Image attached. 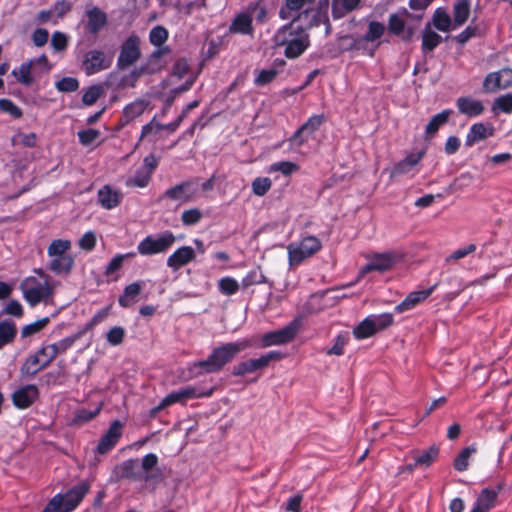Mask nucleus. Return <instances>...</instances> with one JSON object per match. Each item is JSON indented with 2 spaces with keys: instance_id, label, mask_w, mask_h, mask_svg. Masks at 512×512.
<instances>
[{
  "instance_id": "obj_1",
  "label": "nucleus",
  "mask_w": 512,
  "mask_h": 512,
  "mask_svg": "<svg viewBox=\"0 0 512 512\" xmlns=\"http://www.w3.org/2000/svg\"><path fill=\"white\" fill-rule=\"evenodd\" d=\"M307 13L308 10H305L298 14L290 23L278 29L273 36L276 46H285L284 54L289 59L298 58L310 45L309 34L302 26L296 24L301 16Z\"/></svg>"
},
{
  "instance_id": "obj_2",
  "label": "nucleus",
  "mask_w": 512,
  "mask_h": 512,
  "mask_svg": "<svg viewBox=\"0 0 512 512\" xmlns=\"http://www.w3.org/2000/svg\"><path fill=\"white\" fill-rule=\"evenodd\" d=\"M249 346L250 341L246 339L218 346L211 351L207 359L195 362L192 371H195L196 376L203 373H217Z\"/></svg>"
},
{
  "instance_id": "obj_3",
  "label": "nucleus",
  "mask_w": 512,
  "mask_h": 512,
  "mask_svg": "<svg viewBox=\"0 0 512 512\" xmlns=\"http://www.w3.org/2000/svg\"><path fill=\"white\" fill-rule=\"evenodd\" d=\"M36 273L40 278L34 276L27 277L20 285L24 299L32 307L41 302L45 304L52 303L54 295L51 277L42 270H37Z\"/></svg>"
},
{
  "instance_id": "obj_4",
  "label": "nucleus",
  "mask_w": 512,
  "mask_h": 512,
  "mask_svg": "<svg viewBox=\"0 0 512 512\" xmlns=\"http://www.w3.org/2000/svg\"><path fill=\"white\" fill-rule=\"evenodd\" d=\"M90 490L88 481H81L66 493L56 494L41 512H72Z\"/></svg>"
},
{
  "instance_id": "obj_5",
  "label": "nucleus",
  "mask_w": 512,
  "mask_h": 512,
  "mask_svg": "<svg viewBox=\"0 0 512 512\" xmlns=\"http://www.w3.org/2000/svg\"><path fill=\"white\" fill-rule=\"evenodd\" d=\"M321 247V241L315 236H307L300 242L290 243L287 246L289 265L298 266L305 259L317 253Z\"/></svg>"
},
{
  "instance_id": "obj_6",
  "label": "nucleus",
  "mask_w": 512,
  "mask_h": 512,
  "mask_svg": "<svg viewBox=\"0 0 512 512\" xmlns=\"http://www.w3.org/2000/svg\"><path fill=\"white\" fill-rule=\"evenodd\" d=\"M140 44V37L136 34H131L121 43L116 62L118 70H125L134 65L140 59Z\"/></svg>"
},
{
  "instance_id": "obj_7",
  "label": "nucleus",
  "mask_w": 512,
  "mask_h": 512,
  "mask_svg": "<svg viewBox=\"0 0 512 512\" xmlns=\"http://www.w3.org/2000/svg\"><path fill=\"white\" fill-rule=\"evenodd\" d=\"M175 240L171 231H165L158 236L149 235L139 242L137 251L143 256L163 253L174 244Z\"/></svg>"
},
{
  "instance_id": "obj_8",
  "label": "nucleus",
  "mask_w": 512,
  "mask_h": 512,
  "mask_svg": "<svg viewBox=\"0 0 512 512\" xmlns=\"http://www.w3.org/2000/svg\"><path fill=\"white\" fill-rule=\"evenodd\" d=\"M116 480L128 479L134 482L148 483L154 478L153 474H148L140 469L138 459H128L117 465L113 470Z\"/></svg>"
},
{
  "instance_id": "obj_9",
  "label": "nucleus",
  "mask_w": 512,
  "mask_h": 512,
  "mask_svg": "<svg viewBox=\"0 0 512 512\" xmlns=\"http://www.w3.org/2000/svg\"><path fill=\"white\" fill-rule=\"evenodd\" d=\"M368 259L369 262L359 270L358 279L364 277L371 271L385 272L390 270L397 262L400 261L401 256L394 251H388L373 254L368 257Z\"/></svg>"
},
{
  "instance_id": "obj_10",
  "label": "nucleus",
  "mask_w": 512,
  "mask_h": 512,
  "mask_svg": "<svg viewBox=\"0 0 512 512\" xmlns=\"http://www.w3.org/2000/svg\"><path fill=\"white\" fill-rule=\"evenodd\" d=\"M282 357V353L278 351H269L257 359H248L237 363L233 366L232 374L233 376H244L253 373L267 367L271 361L280 360Z\"/></svg>"
},
{
  "instance_id": "obj_11",
  "label": "nucleus",
  "mask_w": 512,
  "mask_h": 512,
  "mask_svg": "<svg viewBox=\"0 0 512 512\" xmlns=\"http://www.w3.org/2000/svg\"><path fill=\"white\" fill-rule=\"evenodd\" d=\"M299 329L300 321L294 319L282 329L265 333L262 336V345L263 347H269L289 343L296 337Z\"/></svg>"
},
{
  "instance_id": "obj_12",
  "label": "nucleus",
  "mask_w": 512,
  "mask_h": 512,
  "mask_svg": "<svg viewBox=\"0 0 512 512\" xmlns=\"http://www.w3.org/2000/svg\"><path fill=\"white\" fill-rule=\"evenodd\" d=\"M54 359L47 347L43 346L26 358L20 369L21 374L24 376H34L40 370L49 366Z\"/></svg>"
},
{
  "instance_id": "obj_13",
  "label": "nucleus",
  "mask_w": 512,
  "mask_h": 512,
  "mask_svg": "<svg viewBox=\"0 0 512 512\" xmlns=\"http://www.w3.org/2000/svg\"><path fill=\"white\" fill-rule=\"evenodd\" d=\"M198 186V178H192L168 188L164 192L163 197L183 203L190 202L196 198L198 193Z\"/></svg>"
},
{
  "instance_id": "obj_14",
  "label": "nucleus",
  "mask_w": 512,
  "mask_h": 512,
  "mask_svg": "<svg viewBox=\"0 0 512 512\" xmlns=\"http://www.w3.org/2000/svg\"><path fill=\"white\" fill-rule=\"evenodd\" d=\"M212 395V389L208 392H197L195 387L186 386L177 391H173L166 395L159 405L155 407V411H161L175 403L185 404L186 401L193 398L209 397Z\"/></svg>"
},
{
  "instance_id": "obj_15",
  "label": "nucleus",
  "mask_w": 512,
  "mask_h": 512,
  "mask_svg": "<svg viewBox=\"0 0 512 512\" xmlns=\"http://www.w3.org/2000/svg\"><path fill=\"white\" fill-rule=\"evenodd\" d=\"M111 64L112 58L98 49L86 52L82 61V67L86 75H93L106 70Z\"/></svg>"
},
{
  "instance_id": "obj_16",
  "label": "nucleus",
  "mask_w": 512,
  "mask_h": 512,
  "mask_svg": "<svg viewBox=\"0 0 512 512\" xmlns=\"http://www.w3.org/2000/svg\"><path fill=\"white\" fill-rule=\"evenodd\" d=\"M409 17H412V15L406 9L390 14L388 19L389 32L403 40H410L414 34V29L406 25V20Z\"/></svg>"
},
{
  "instance_id": "obj_17",
  "label": "nucleus",
  "mask_w": 512,
  "mask_h": 512,
  "mask_svg": "<svg viewBox=\"0 0 512 512\" xmlns=\"http://www.w3.org/2000/svg\"><path fill=\"white\" fill-rule=\"evenodd\" d=\"M323 115L311 116L291 137L290 141L296 146H301L307 141V136L312 135L324 123Z\"/></svg>"
},
{
  "instance_id": "obj_18",
  "label": "nucleus",
  "mask_w": 512,
  "mask_h": 512,
  "mask_svg": "<svg viewBox=\"0 0 512 512\" xmlns=\"http://www.w3.org/2000/svg\"><path fill=\"white\" fill-rule=\"evenodd\" d=\"M123 425L119 420L111 423L108 431L101 437L97 446V451L100 454H105L110 451L119 441L122 435Z\"/></svg>"
},
{
  "instance_id": "obj_19",
  "label": "nucleus",
  "mask_w": 512,
  "mask_h": 512,
  "mask_svg": "<svg viewBox=\"0 0 512 512\" xmlns=\"http://www.w3.org/2000/svg\"><path fill=\"white\" fill-rule=\"evenodd\" d=\"M493 135L494 128L491 123H475L470 127L466 135L465 145L467 147H472L474 144L486 140Z\"/></svg>"
},
{
  "instance_id": "obj_20",
  "label": "nucleus",
  "mask_w": 512,
  "mask_h": 512,
  "mask_svg": "<svg viewBox=\"0 0 512 512\" xmlns=\"http://www.w3.org/2000/svg\"><path fill=\"white\" fill-rule=\"evenodd\" d=\"M195 259V252L190 246H182L175 250L167 259V266L173 271L179 270Z\"/></svg>"
},
{
  "instance_id": "obj_21",
  "label": "nucleus",
  "mask_w": 512,
  "mask_h": 512,
  "mask_svg": "<svg viewBox=\"0 0 512 512\" xmlns=\"http://www.w3.org/2000/svg\"><path fill=\"white\" fill-rule=\"evenodd\" d=\"M456 107L459 113L470 118L480 116L485 110L483 103L471 96L459 97L456 100Z\"/></svg>"
},
{
  "instance_id": "obj_22",
  "label": "nucleus",
  "mask_w": 512,
  "mask_h": 512,
  "mask_svg": "<svg viewBox=\"0 0 512 512\" xmlns=\"http://www.w3.org/2000/svg\"><path fill=\"white\" fill-rule=\"evenodd\" d=\"M38 397V388L35 385H26L12 394L13 404L20 409L28 408Z\"/></svg>"
},
{
  "instance_id": "obj_23",
  "label": "nucleus",
  "mask_w": 512,
  "mask_h": 512,
  "mask_svg": "<svg viewBox=\"0 0 512 512\" xmlns=\"http://www.w3.org/2000/svg\"><path fill=\"white\" fill-rule=\"evenodd\" d=\"M87 29L91 34H97L107 24V14L96 6L86 9Z\"/></svg>"
},
{
  "instance_id": "obj_24",
  "label": "nucleus",
  "mask_w": 512,
  "mask_h": 512,
  "mask_svg": "<svg viewBox=\"0 0 512 512\" xmlns=\"http://www.w3.org/2000/svg\"><path fill=\"white\" fill-rule=\"evenodd\" d=\"M433 289L434 288L431 287L425 290L411 292L400 304L395 307L396 312L402 313L413 309L420 302L427 299L433 292Z\"/></svg>"
},
{
  "instance_id": "obj_25",
  "label": "nucleus",
  "mask_w": 512,
  "mask_h": 512,
  "mask_svg": "<svg viewBox=\"0 0 512 512\" xmlns=\"http://www.w3.org/2000/svg\"><path fill=\"white\" fill-rule=\"evenodd\" d=\"M122 199L119 191L113 190L110 186H104L98 191V202L105 209H113L117 207Z\"/></svg>"
},
{
  "instance_id": "obj_26",
  "label": "nucleus",
  "mask_w": 512,
  "mask_h": 512,
  "mask_svg": "<svg viewBox=\"0 0 512 512\" xmlns=\"http://www.w3.org/2000/svg\"><path fill=\"white\" fill-rule=\"evenodd\" d=\"M361 0H332L331 14L333 19H341L356 10Z\"/></svg>"
},
{
  "instance_id": "obj_27",
  "label": "nucleus",
  "mask_w": 512,
  "mask_h": 512,
  "mask_svg": "<svg viewBox=\"0 0 512 512\" xmlns=\"http://www.w3.org/2000/svg\"><path fill=\"white\" fill-rule=\"evenodd\" d=\"M285 66L284 60H276L274 62V66L269 69H263L258 72L257 76L254 79V84L256 86H264L272 82L276 76L283 70Z\"/></svg>"
},
{
  "instance_id": "obj_28",
  "label": "nucleus",
  "mask_w": 512,
  "mask_h": 512,
  "mask_svg": "<svg viewBox=\"0 0 512 512\" xmlns=\"http://www.w3.org/2000/svg\"><path fill=\"white\" fill-rule=\"evenodd\" d=\"M143 282L137 281L127 285L123 294L119 296L118 303L123 308H128L136 302V297L143 289Z\"/></svg>"
},
{
  "instance_id": "obj_29",
  "label": "nucleus",
  "mask_w": 512,
  "mask_h": 512,
  "mask_svg": "<svg viewBox=\"0 0 512 512\" xmlns=\"http://www.w3.org/2000/svg\"><path fill=\"white\" fill-rule=\"evenodd\" d=\"M49 269L55 274H69L74 266V258L69 254L51 257Z\"/></svg>"
},
{
  "instance_id": "obj_30",
  "label": "nucleus",
  "mask_w": 512,
  "mask_h": 512,
  "mask_svg": "<svg viewBox=\"0 0 512 512\" xmlns=\"http://www.w3.org/2000/svg\"><path fill=\"white\" fill-rule=\"evenodd\" d=\"M422 157V152L416 154H409L402 161H400L393 167L391 171V176L395 177L410 172L411 169L420 162Z\"/></svg>"
},
{
  "instance_id": "obj_31",
  "label": "nucleus",
  "mask_w": 512,
  "mask_h": 512,
  "mask_svg": "<svg viewBox=\"0 0 512 512\" xmlns=\"http://www.w3.org/2000/svg\"><path fill=\"white\" fill-rule=\"evenodd\" d=\"M230 32L239 34H251L253 31L252 17L248 13L238 14L230 25Z\"/></svg>"
},
{
  "instance_id": "obj_32",
  "label": "nucleus",
  "mask_w": 512,
  "mask_h": 512,
  "mask_svg": "<svg viewBox=\"0 0 512 512\" xmlns=\"http://www.w3.org/2000/svg\"><path fill=\"white\" fill-rule=\"evenodd\" d=\"M451 114L452 111L447 109L433 116L425 129L426 138H432L439 130V128L448 122Z\"/></svg>"
},
{
  "instance_id": "obj_33",
  "label": "nucleus",
  "mask_w": 512,
  "mask_h": 512,
  "mask_svg": "<svg viewBox=\"0 0 512 512\" xmlns=\"http://www.w3.org/2000/svg\"><path fill=\"white\" fill-rule=\"evenodd\" d=\"M33 65L34 61L22 63L19 68L14 69L12 71V75L16 78V80L19 83L28 87L34 82V79L31 74Z\"/></svg>"
},
{
  "instance_id": "obj_34",
  "label": "nucleus",
  "mask_w": 512,
  "mask_h": 512,
  "mask_svg": "<svg viewBox=\"0 0 512 512\" xmlns=\"http://www.w3.org/2000/svg\"><path fill=\"white\" fill-rule=\"evenodd\" d=\"M502 78L499 71L488 73L483 80V90L486 93H494L498 90H504L502 87Z\"/></svg>"
},
{
  "instance_id": "obj_35",
  "label": "nucleus",
  "mask_w": 512,
  "mask_h": 512,
  "mask_svg": "<svg viewBox=\"0 0 512 512\" xmlns=\"http://www.w3.org/2000/svg\"><path fill=\"white\" fill-rule=\"evenodd\" d=\"M470 13L469 0H459L453 9L454 23L457 26H461L466 22Z\"/></svg>"
},
{
  "instance_id": "obj_36",
  "label": "nucleus",
  "mask_w": 512,
  "mask_h": 512,
  "mask_svg": "<svg viewBox=\"0 0 512 512\" xmlns=\"http://www.w3.org/2000/svg\"><path fill=\"white\" fill-rule=\"evenodd\" d=\"M304 6L303 0H285V5L279 10V17L282 20H292L295 17L292 13L299 12Z\"/></svg>"
},
{
  "instance_id": "obj_37",
  "label": "nucleus",
  "mask_w": 512,
  "mask_h": 512,
  "mask_svg": "<svg viewBox=\"0 0 512 512\" xmlns=\"http://www.w3.org/2000/svg\"><path fill=\"white\" fill-rule=\"evenodd\" d=\"M72 243L67 239H55L53 240L47 249L49 257L61 256L67 254L71 249Z\"/></svg>"
},
{
  "instance_id": "obj_38",
  "label": "nucleus",
  "mask_w": 512,
  "mask_h": 512,
  "mask_svg": "<svg viewBox=\"0 0 512 512\" xmlns=\"http://www.w3.org/2000/svg\"><path fill=\"white\" fill-rule=\"evenodd\" d=\"M442 41L439 34L426 27L422 35V49L423 51L434 50Z\"/></svg>"
},
{
  "instance_id": "obj_39",
  "label": "nucleus",
  "mask_w": 512,
  "mask_h": 512,
  "mask_svg": "<svg viewBox=\"0 0 512 512\" xmlns=\"http://www.w3.org/2000/svg\"><path fill=\"white\" fill-rule=\"evenodd\" d=\"M476 452V448L474 446H468L464 448L455 458L454 460V468L457 471H465L469 466L470 457Z\"/></svg>"
},
{
  "instance_id": "obj_40",
  "label": "nucleus",
  "mask_w": 512,
  "mask_h": 512,
  "mask_svg": "<svg viewBox=\"0 0 512 512\" xmlns=\"http://www.w3.org/2000/svg\"><path fill=\"white\" fill-rule=\"evenodd\" d=\"M386 27L383 23L378 21H370L368 24V30L365 33L363 39L367 42H374L379 40L385 33Z\"/></svg>"
},
{
  "instance_id": "obj_41",
  "label": "nucleus",
  "mask_w": 512,
  "mask_h": 512,
  "mask_svg": "<svg viewBox=\"0 0 512 512\" xmlns=\"http://www.w3.org/2000/svg\"><path fill=\"white\" fill-rule=\"evenodd\" d=\"M164 129V125L156 121V117L144 125L141 130L140 140L147 138L152 142L156 141V135Z\"/></svg>"
},
{
  "instance_id": "obj_42",
  "label": "nucleus",
  "mask_w": 512,
  "mask_h": 512,
  "mask_svg": "<svg viewBox=\"0 0 512 512\" xmlns=\"http://www.w3.org/2000/svg\"><path fill=\"white\" fill-rule=\"evenodd\" d=\"M496 498L497 493L494 490L484 489L477 498L475 505L489 512V510L494 506Z\"/></svg>"
},
{
  "instance_id": "obj_43",
  "label": "nucleus",
  "mask_w": 512,
  "mask_h": 512,
  "mask_svg": "<svg viewBox=\"0 0 512 512\" xmlns=\"http://www.w3.org/2000/svg\"><path fill=\"white\" fill-rule=\"evenodd\" d=\"M433 24L436 29L447 32L451 27V18L445 10L438 8L433 15Z\"/></svg>"
},
{
  "instance_id": "obj_44",
  "label": "nucleus",
  "mask_w": 512,
  "mask_h": 512,
  "mask_svg": "<svg viewBox=\"0 0 512 512\" xmlns=\"http://www.w3.org/2000/svg\"><path fill=\"white\" fill-rule=\"evenodd\" d=\"M353 334L357 339H365L375 334L374 326L369 316L354 328Z\"/></svg>"
},
{
  "instance_id": "obj_45",
  "label": "nucleus",
  "mask_w": 512,
  "mask_h": 512,
  "mask_svg": "<svg viewBox=\"0 0 512 512\" xmlns=\"http://www.w3.org/2000/svg\"><path fill=\"white\" fill-rule=\"evenodd\" d=\"M239 283L236 279L226 276L218 281L219 291L226 296L234 295L239 290Z\"/></svg>"
},
{
  "instance_id": "obj_46",
  "label": "nucleus",
  "mask_w": 512,
  "mask_h": 512,
  "mask_svg": "<svg viewBox=\"0 0 512 512\" xmlns=\"http://www.w3.org/2000/svg\"><path fill=\"white\" fill-rule=\"evenodd\" d=\"M150 179V172H146L144 169H140L133 177H130L126 180V185L128 187L144 188L149 184Z\"/></svg>"
},
{
  "instance_id": "obj_47",
  "label": "nucleus",
  "mask_w": 512,
  "mask_h": 512,
  "mask_svg": "<svg viewBox=\"0 0 512 512\" xmlns=\"http://www.w3.org/2000/svg\"><path fill=\"white\" fill-rule=\"evenodd\" d=\"M169 33L163 26H155L149 33V41L156 47L162 46L168 39Z\"/></svg>"
},
{
  "instance_id": "obj_48",
  "label": "nucleus",
  "mask_w": 512,
  "mask_h": 512,
  "mask_svg": "<svg viewBox=\"0 0 512 512\" xmlns=\"http://www.w3.org/2000/svg\"><path fill=\"white\" fill-rule=\"evenodd\" d=\"M439 454V449L435 446H431L427 450L415 457V465H422L425 467L430 466Z\"/></svg>"
},
{
  "instance_id": "obj_49",
  "label": "nucleus",
  "mask_w": 512,
  "mask_h": 512,
  "mask_svg": "<svg viewBox=\"0 0 512 512\" xmlns=\"http://www.w3.org/2000/svg\"><path fill=\"white\" fill-rule=\"evenodd\" d=\"M75 342V338L73 337H67L64 339H61L60 341L46 345L47 349L50 351V353L53 355L54 358H56L59 354L65 353Z\"/></svg>"
},
{
  "instance_id": "obj_50",
  "label": "nucleus",
  "mask_w": 512,
  "mask_h": 512,
  "mask_svg": "<svg viewBox=\"0 0 512 512\" xmlns=\"http://www.w3.org/2000/svg\"><path fill=\"white\" fill-rule=\"evenodd\" d=\"M492 110L501 111L506 114L512 112V93H508L496 98L493 102Z\"/></svg>"
},
{
  "instance_id": "obj_51",
  "label": "nucleus",
  "mask_w": 512,
  "mask_h": 512,
  "mask_svg": "<svg viewBox=\"0 0 512 512\" xmlns=\"http://www.w3.org/2000/svg\"><path fill=\"white\" fill-rule=\"evenodd\" d=\"M147 107V103L143 100H139V101H135L129 105H127L125 108H124V116L127 118V120H132L138 116H140L141 114H143V112L145 111Z\"/></svg>"
},
{
  "instance_id": "obj_52",
  "label": "nucleus",
  "mask_w": 512,
  "mask_h": 512,
  "mask_svg": "<svg viewBox=\"0 0 512 512\" xmlns=\"http://www.w3.org/2000/svg\"><path fill=\"white\" fill-rule=\"evenodd\" d=\"M369 317L372 320V324L374 326L375 333L386 329L393 323V315L390 313L371 315Z\"/></svg>"
},
{
  "instance_id": "obj_53",
  "label": "nucleus",
  "mask_w": 512,
  "mask_h": 512,
  "mask_svg": "<svg viewBox=\"0 0 512 512\" xmlns=\"http://www.w3.org/2000/svg\"><path fill=\"white\" fill-rule=\"evenodd\" d=\"M16 335V328L13 323L2 321L0 322V340L3 346L11 342Z\"/></svg>"
},
{
  "instance_id": "obj_54",
  "label": "nucleus",
  "mask_w": 512,
  "mask_h": 512,
  "mask_svg": "<svg viewBox=\"0 0 512 512\" xmlns=\"http://www.w3.org/2000/svg\"><path fill=\"white\" fill-rule=\"evenodd\" d=\"M135 256L134 252H130L127 254H117L115 257L111 259L105 269V275L109 276L118 271L126 258Z\"/></svg>"
},
{
  "instance_id": "obj_55",
  "label": "nucleus",
  "mask_w": 512,
  "mask_h": 512,
  "mask_svg": "<svg viewBox=\"0 0 512 512\" xmlns=\"http://www.w3.org/2000/svg\"><path fill=\"white\" fill-rule=\"evenodd\" d=\"M103 87L101 85L90 86L83 94L82 101L85 105H93L99 97L103 94Z\"/></svg>"
},
{
  "instance_id": "obj_56",
  "label": "nucleus",
  "mask_w": 512,
  "mask_h": 512,
  "mask_svg": "<svg viewBox=\"0 0 512 512\" xmlns=\"http://www.w3.org/2000/svg\"><path fill=\"white\" fill-rule=\"evenodd\" d=\"M251 186L256 196H264L270 190L272 182L268 177H258L254 179Z\"/></svg>"
},
{
  "instance_id": "obj_57",
  "label": "nucleus",
  "mask_w": 512,
  "mask_h": 512,
  "mask_svg": "<svg viewBox=\"0 0 512 512\" xmlns=\"http://www.w3.org/2000/svg\"><path fill=\"white\" fill-rule=\"evenodd\" d=\"M125 335L126 331L123 327L114 326L106 333V340L109 344L117 346L123 342Z\"/></svg>"
},
{
  "instance_id": "obj_58",
  "label": "nucleus",
  "mask_w": 512,
  "mask_h": 512,
  "mask_svg": "<svg viewBox=\"0 0 512 512\" xmlns=\"http://www.w3.org/2000/svg\"><path fill=\"white\" fill-rule=\"evenodd\" d=\"M102 408V405H98L94 410H87V409H79L77 410L76 414H75V417L73 419V422L75 424H82V423H85V422H88L90 420H92L93 418H95L100 410Z\"/></svg>"
},
{
  "instance_id": "obj_59",
  "label": "nucleus",
  "mask_w": 512,
  "mask_h": 512,
  "mask_svg": "<svg viewBox=\"0 0 512 512\" xmlns=\"http://www.w3.org/2000/svg\"><path fill=\"white\" fill-rule=\"evenodd\" d=\"M264 278V275L258 269H253L243 277L241 285L246 289L252 285L263 283Z\"/></svg>"
},
{
  "instance_id": "obj_60",
  "label": "nucleus",
  "mask_w": 512,
  "mask_h": 512,
  "mask_svg": "<svg viewBox=\"0 0 512 512\" xmlns=\"http://www.w3.org/2000/svg\"><path fill=\"white\" fill-rule=\"evenodd\" d=\"M299 169L298 165L290 161H281L273 163L270 166V171L281 172L285 176H289Z\"/></svg>"
},
{
  "instance_id": "obj_61",
  "label": "nucleus",
  "mask_w": 512,
  "mask_h": 512,
  "mask_svg": "<svg viewBox=\"0 0 512 512\" xmlns=\"http://www.w3.org/2000/svg\"><path fill=\"white\" fill-rule=\"evenodd\" d=\"M202 219V212L198 208L185 210L181 215L182 223L186 226L197 224Z\"/></svg>"
},
{
  "instance_id": "obj_62",
  "label": "nucleus",
  "mask_w": 512,
  "mask_h": 512,
  "mask_svg": "<svg viewBox=\"0 0 512 512\" xmlns=\"http://www.w3.org/2000/svg\"><path fill=\"white\" fill-rule=\"evenodd\" d=\"M55 86L60 92H74L79 88V82L74 77H64Z\"/></svg>"
},
{
  "instance_id": "obj_63",
  "label": "nucleus",
  "mask_w": 512,
  "mask_h": 512,
  "mask_svg": "<svg viewBox=\"0 0 512 512\" xmlns=\"http://www.w3.org/2000/svg\"><path fill=\"white\" fill-rule=\"evenodd\" d=\"M14 144H21L24 147H34L37 142V135L35 133H22L18 132L12 139Z\"/></svg>"
},
{
  "instance_id": "obj_64",
  "label": "nucleus",
  "mask_w": 512,
  "mask_h": 512,
  "mask_svg": "<svg viewBox=\"0 0 512 512\" xmlns=\"http://www.w3.org/2000/svg\"><path fill=\"white\" fill-rule=\"evenodd\" d=\"M0 110L16 119L21 118L23 115L22 110L9 99H0Z\"/></svg>"
}]
</instances>
